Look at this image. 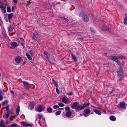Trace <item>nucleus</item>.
<instances>
[{
    "instance_id": "5fc2aeb1",
    "label": "nucleus",
    "mask_w": 127,
    "mask_h": 127,
    "mask_svg": "<svg viewBox=\"0 0 127 127\" xmlns=\"http://www.w3.org/2000/svg\"><path fill=\"white\" fill-rule=\"evenodd\" d=\"M20 41H21V42H22L23 41H24V39H23V38H20Z\"/></svg>"
},
{
    "instance_id": "864d4df0",
    "label": "nucleus",
    "mask_w": 127,
    "mask_h": 127,
    "mask_svg": "<svg viewBox=\"0 0 127 127\" xmlns=\"http://www.w3.org/2000/svg\"><path fill=\"white\" fill-rule=\"evenodd\" d=\"M77 39L78 40H83V38H78Z\"/></svg>"
},
{
    "instance_id": "de8ad7c7",
    "label": "nucleus",
    "mask_w": 127,
    "mask_h": 127,
    "mask_svg": "<svg viewBox=\"0 0 127 127\" xmlns=\"http://www.w3.org/2000/svg\"><path fill=\"white\" fill-rule=\"evenodd\" d=\"M14 2L16 4L17 3V1L18 0H13Z\"/></svg>"
},
{
    "instance_id": "39448f33",
    "label": "nucleus",
    "mask_w": 127,
    "mask_h": 127,
    "mask_svg": "<svg viewBox=\"0 0 127 127\" xmlns=\"http://www.w3.org/2000/svg\"><path fill=\"white\" fill-rule=\"evenodd\" d=\"M23 84L26 89H29L30 87V84L28 82L24 81L23 82Z\"/></svg>"
},
{
    "instance_id": "aec40b11",
    "label": "nucleus",
    "mask_w": 127,
    "mask_h": 127,
    "mask_svg": "<svg viewBox=\"0 0 127 127\" xmlns=\"http://www.w3.org/2000/svg\"><path fill=\"white\" fill-rule=\"evenodd\" d=\"M0 8L2 10L4 11H5V8L3 6L2 3L1 2H0Z\"/></svg>"
},
{
    "instance_id": "4d7b16f0",
    "label": "nucleus",
    "mask_w": 127,
    "mask_h": 127,
    "mask_svg": "<svg viewBox=\"0 0 127 127\" xmlns=\"http://www.w3.org/2000/svg\"><path fill=\"white\" fill-rule=\"evenodd\" d=\"M29 53L31 55V56H32L33 54V52H32V51H31L30 52H29Z\"/></svg>"
},
{
    "instance_id": "79ce46f5",
    "label": "nucleus",
    "mask_w": 127,
    "mask_h": 127,
    "mask_svg": "<svg viewBox=\"0 0 127 127\" xmlns=\"http://www.w3.org/2000/svg\"><path fill=\"white\" fill-rule=\"evenodd\" d=\"M90 30H91L92 31V32H95V30L93 28H90Z\"/></svg>"
},
{
    "instance_id": "8fccbe9b",
    "label": "nucleus",
    "mask_w": 127,
    "mask_h": 127,
    "mask_svg": "<svg viewBox=\"0 0 127 127\" xmlns=\"http://www.w3.org/2000/svg\"><path fill=\"white\" fill-rule=\"evenodd\" d=\"M73 94V93H70L67 94V95H71Z\"/></svg>"
},
{
    "instance_id": "a18cd8bd",
    "label": "nucleus",
    "mask_w": 127,
    "mask_h": 127,
    "mask_svg": "<svg viewBox=\"0 0 127 127\" xmlns=\"http://www.w3.org/2000/svg\"><path fill=\"white\" fill-rule=\"evenodd\" d=\"M56 90L57 93L58 94H59V89L57 88H56Z\"/></svg>"
},
{
    "instance_id": "774afa93",
    "label": "nucleus",
    "mask_w": 127,
    "mask_h": 127,
    "mask_svg": "<svg viewBox=\"0 0 127 127\" xmlns=\"http://www.w3.org/2000/svg\"><path fill=\"white\" fill-rule=\"evenodd\" d=\"M84 115L85 116H88V115H86V114H84Z\"/></svg>"
},
{
    "instance_id": "4c0bfd02",
    "label": "nucleus",
    "mask_w": 127,
    "mask_h": 127,
    "mask_svg": "<svg viewBox=\"0 0 127 127\" xmlns=\"http://www.w3.org/2000/svg\"><path fill=\"white\" fill-rule=\"evenodd\" d=\"M53 107L54 109H56L58 108H59V106L57 105H55L53 106Z\"/></svg>"
},
{
    "instance_id": "9d476101",
    "label": "nucleus",
    "mask_w": 127,
    "mask_h": 127,
    "mask_svg": "<svg viewBox=\"0 0 127 127\" xmlns=\"http://www.w3.org/2000/svg\"><path fill=\"white\" fill-rule=\"evenodd\" d=\"M83 19L84 21L86 22H88L89 20L88 17L86 15H84V16H83Z\"/></svg>"
},
{
    "instance_id": "680f3d73",
    "label": "nucleus",
    "mask_w": 127,
    "mask_h": 127,
    "mask_svg": "<svg viewBox=\"0 0 127 127\" xmlns=\"http://www.w3.org/2000/svg\"><path fill=\"white\" fill-rule=\"evenodd\" d=\"M10 119L12 121L13 120V119L12 117H11L10 118Z\"/></svg>"
},
{
    "instance_id": "bb28decb",
    "label": "nucleus",
    "mask_w": 127,
    "mask_h": 127,
    "mask_svg": "<svg viewBox=\"0 0 127 127\" xmlns=\"http://www.w3.org/2000/svg\"><path fill=\"white\" fill-rule=\"evenodd\" d=\"M20 112L19 106H18L16 109V113L17 115H18Z\"/></svg>"
},
{
    "instance_id": "5701e85b",
    "label": "nucleus",
    "mask_w": 127,
    "mask_h": 127,
    "mask_svg": "<svg viewBox=\"0 0 127 127\" xmlns=\"http://www.w3.org/2000/svg\"><path fill=\"white\" fill-rule=\"evenodd\" d=\"M66 98H66L64 97L62 99V100L63 101V102L65 104L67 103Z\"/></svg>"
},
{
    "instance_id": "a211bd4d",
    "label": "nucleus",
    "mask_w": 127,
    "mask_h": 127,
    "mask_svg": "<svg viewBox=\"0 0 127 127\" xmlns=\"http://www.w3.org/2000/svg\"><path fill=\"white\" fill-rule=\"evenodd\" d=\"M113 61H117L118 60L117 56H113L111 59Z\"/></svg>"
},
{
    "instance_id": "052dcab7",
    "label": "nucleus",
    "mask_w": 127,
    "mask_h": 127,
    "mask_svg": "<svg viewBox=\"0 0 127 127\" xmlns=\"http://www.w3.org/2000/svg\"><path fill=\"white\" fill-rule=\"evenodd\" d=\"M14 6L12 7V12H13V10H14Z\"/></svg>"
},
{
    "instance_id": "49530a36",
    "label": "nucleus",
    "mask_w": 127,
    "mask_h": 127,
    "mask_svg": "<svg viewBox=\"0 0 127 127\" xmlns=\"http://www.w3.org/2000/svg\"><path fill=\"white\" fill-rule=\"evenodd\" d=\"M7 103V101H5L3 103H2V105H4L6 103Z\"/></svg>"
},
{
    "instance_id": "0eeeda50",
    "label": "nucleus",
    "mask_w": 127,
    "mask_h": 127,
    "mask_svg": "<svg viewBox=\"0 0 127 127\" xmlns=\"http://www.w3.org/2000/svg\"><path fill=\"white\" fill-rule=\"evenodd\" d=\"M36 104L35 103H34L33 102L31 103L29 106V109L30 110H32L33 109L34 105Z\"/></svg>"
},
{
    "instance_id": "58836bf2",
    "label": "nucleus",
    "mask_w": 127,
    "mask_h": 127,
    "mask_svg": "<svg viewBox=\"0 0 127 127\" xmlns=\"http://www.w3.org/2000/svg\"><path fill=\"white\" fill-rule=\"evenodd\" d=\"M66 101H67V103L66 104H68L70 103L71 102L70 101V100L69 98H66Z\"/></svg>"
},
{
    "instance_id": "0e129e2a",
    "label": "nucleus",
    "mask_w": 127,
    "mask_h": 127,
    "mask_svg": "<svg viewBox=\"0 0 127 127\" xmlns=\"http://www.w3.org/2000/svg\"><path fill=\"white\" fill-rule=\"evenodd\" d=\"M11 93L13 94H14V92L13 91H11Z\"/></svg>"
},
{
    "instance_id": "f3484780",
    "label": "nucleus",
    "mask_w": 127,
    "mask_h": 127,
    "mask_svg": "<svg viewBox=\"0 0 127 127\" xmlns=\"http://www.w3.org/2000/svg\"><path fill=\"white\" fill-rule=\"evenodd\" d=\"M71 58L74 61L76 62L77 61L76 57L73 54H71Z\"/></svg>"
},
{
    "instance_id": "20e7f679",
    "label": "nucleus",
    "mask_w": 127,
    "mask_h": 127,
    "mask_svg": "<svg viewBox=\"0 0 127 127\" xmlns=\"http://www.w3.org/2000/svg\"><path fill=\"white\" fill-rule=\"evenodd\" d=\"M44 107L40 105H39L37 107L36 111L38 112H41L44 110Z\"/></svg>"
},
{
    "instance_id": "c03bdc74",
    "label": "nucleus",
    "mask_w": 127,
    "mask_h": 127,
    "mask_svg": "<svg viewBox=\"0 0 127 127\" xmlns=\"http://www.w3.org/2000/svg\"><path fill=\"white\" fill-rule=\"evenodd\" d=\"M38 116H39V118L40 119H41L42 118V115L41 114H39L38 115Z\"/></svg>"
},
{
    "instance_id": "c756f323",
    "label": "nucleus",
    "mask_w": 127,
    "mask_h": 127,
    "mask_svg": "<svg viewBox=\"0 0 127 127\" xmlns=\"http://www.w3.org/2000/svg\"><path fill=\"white\" fill-rule=\"evenodd\" d=\"M18 126L17 124L15 123H14L10 126V127H16Z\"/></svg>"
},
{
    "instance_id": "7ed1b4c3",
    "label": "nucleus",
    "mask_w": 127,
    "mask_h": 127,
    "mask_svg": "<svg viewBox=\"0 0 127 127\" xmlns=\"http://www.w3.org/2000/svg\"><path fill=\"white\" fill-rule=\"evenodd\" d=\"M85 108L84 105L83 104L78 105L75 108V111L77 112L79 111L80 110L83 109Z\"/></svg>"
},
{
    "instance_id": "13d9d810",
    "label": "nucleus",
    "mask_w": 127,
    "mask_h": 127,
    "mask_svg": "<svg viewBox=\"0 0 127 127\" xmlns=\"http://www.w3.org/2000/svg\"><path fill=\"white\" fill-rule=\"evenodd\" d=\"M117 62V64L119 65V64H120V62L118 60V61H116Z\"/></svg>"
},
{
    "instance_id": "6ab92c4d",
    "label": "nucleus",
    "mask_w": 127,
    "mask_h": 127,
    "mask_svg": "<svg viewBox=\"0 0 127 127\" xmlns=\"http://www.w3.org/2000/svg\"><path fill=\"white\" fill-rule=\"evenodd\" d=\"M85 113L86 114H88L91 112V110L89 109H87L84 110Z\"/></svg>"
},
{
    "instance_id": "ddd939ff",
    "label": "nucleus",
    "mask_w": 127,
    "mask_h": 127,
    "mask_svg": "<svg viewBox=\"0 0 127 127\" xmlns=\"http://www.w3.org/2000/svg\"><path fill=\"white\" fill-rule=\"evenodd\" d=\"M102 31H110V29L106 27H102L101 29Z\"/></svg>"
},
{
    "instance_id": "ea45409f",
    "label": "nucleus",
    "mask_w": 127,
    "mask_h": 127,
    "mask_svg": "<svg viewBox=\"0 0 127 127\" xmlns=\"http://www.w3.org/2000/svg\"><path fill=\"white\" fill-rule=\"evenodd\" d=\"M9 115L8 114H6L5 115L3 116V117H5L6 119H7L9 117Z\"/></svg>"
},
{
    "instance_id": "2f4dec72",
    "label": "nucleus",
    "mask_w": 127,
    "mask_h": 127,
    "mask_svg": "<svg viewBox=\"0 0 127 127\" xmlns=\"http://www.w3.org/2000/svg\"><path fill=\"white\" fill-rule=\"evenodd\" d=\"M23 126H24L27 127L28 126H29V124L28 123H26L25 122H23Z\"/></svg>"
},
{
    "instance_id": "6e6552de",
    "label": "nucleus",
    "mask_w": 127,
    "mask_h": 127,
    "mask_svg": "<svg viewBox=\"0 0 127 127\" xmlns=\"http://www.w3.org/2000/svg\"><path fill=\"white\" fill-rule=\"evenodd\" d=\"M2 34L3 37H7V35L6 33V32L4 28L2 29Z\"/></svg>"
},
{
    "instance_id": "72a5a7b5",
    "label": "nucleus",
    "mask_w": 127,
    "mask_h": 127,
    "mask_svg": "<svg viewBox=\"0 0 127 127\" xmlns=\"http://www.w3.org/2000/svg\"><path fill=\"white\" fill-rule=\"evenodd\" d=\"M7 11L8 12H11V8L10 7L8 6L7 7Z\"/></svg>"
},
{
    "instance_id": "69168bd1",
    "label": "nucleus",
    "mask_w": 127,
    "mask_h": 127,
    "mask_svg": "<svg viewBox=\"0 0 127 127\" xmlns=\"http://www.w3.org/2000/svg\"><path fill=\"white\" fill-rule=\"evenodd\" d=\"M55 84V86H56V85H58V83L56 82V83H55V84Z\"/></svg>"
},
{
    "instance_id": "7c9ffc66",
    "label": "nucleus",
    "mask_w": 127,
    "mask_h": 127,
    "mask_svg": "<svg viewBox=\"0 0 127 127\" xmlns=\"http://www.w3.org/2000/svg\"><path fill=\"white\" fill-rule=\"evenodd\" d=\"M85 14H84V13L83 12H81L80 14H79V15L80 17H83V16H84Z\"/></svg>"
},
{
    "instance_id": "a19ab883",
    "label": "nucleus",
    "mask_w": 127,
    "mask_h": 127,
    "mask_svg": "<svg viewBox=\"0 0 127 127\" xmlns=\"http://www.w3.org/2000/svg\"><path fill=\"white\" fill-rule=\"evenodd\" d=\"M83 104L84 105L85 108L86 106H88L90 105V103H89L86 104V103H84V104Z\"/></svg>"
},
{
    "instance_id": "b1692460",
    "label": "nucleus",
    "mask_w": 127,
    "mask_h": 127,
    "mask_svg": "<svg viewBox=\"0 0 127 127\" xmlns=\"http://www.w3.org/2000/svg\"><path fill=\"white\" fill-rule=\"evenodd\" d=\"M34 38H35L36 39H38L39 38V36L38 35V34H37L36 32H35L34 33Z\"/></svg>"
},
{
    "instance_id": "2eb2a0df",
    "label": "nucleus",
    "mask_w": 127,
    "mask_h": 127,
    "mask_svg": "<svg viewBox=\"0 0 127 127\" xmlns=\"http://www.w3.org/2000/svg\"><path fill=\"white\" fill-rule=\"evenodd\" d=\"M109 118L111 120L113 121H115L116 119V117L114 116H110Z\"/></svg>"
},
{
    "instance_id": "f257e3e1",
    "label": "nucleus",
    "mask_w": 127,
    "mask_h": 127,
    "mask_svg": "<svg viewBox=\"0 0 127 127\" xmlns=\"http://www.w3.org/2000/svg\"><path fill=\"white\" fill-rule=\"evenodd\" d=\"M44 56L46 58L45 60L47 61L52 64L54 63L55 59L54 56L51 54L47 52H45L44 53Z\"/></svg>"
},
{
    "instance_id": "4be33fe9",
    "label": "nucleus",
    "mask_w": 127,
    "mask_h": 127,
    "mask_svg": "<svg viewBox=\"0 0 127 127\" xmlns=\"http://www.w3.org/2000/svg\"><path fill=\"white\" fill-rule=\"evenodd\" d=\"M26 55L27 56L28 58L30 60H32V58L30 56V55L28 53H26Z\"/></svg>"
},
{
    "instance_id": "e433bc0d",
    "label": "nucleus",
    "mask_w": 127,
    "mask_h": 127,
    "mask_svg": "<svg viewBox=\"0 0 127 127\" xmlns=\"http://www.w3.org/2000/svg\"><path fill=\"white\" fill-rule=\"evenodd\" d=\"M8 32H11L12 30V28L11 27H10L9 28H8Z\"/></svg>"
},
{
    "instance_id": "a878e982",
    "label": "nucleus",
    "mask_w": 127,
    "mask_h": 127,
    "mask_svg": "<svg viewBox=\"0 0 127 127\" xmlns=\"http://www.w3.org/2000/svg\"><path fill=\"white\" fill-rule=\"evenodd\" d=\"M118 59H125V57L123 56H117Z\"/></svg>"
},
{
    "instance_id": "bf43d9fd",
    "label": "nucleus",
    "mask_w": 127,
    "mask_h": 127,
    "mask_svg": "<svg viewBox=\"0 0 127 127\" xmlns=\"http://www.w3.org/2000/svg\"><path fill=\"white\" fill-rule=\"evenodd\" d=\"M9 122V121L8 120H7L6 121V125H7Z\"/></svg>"
},
{
    "instance_id": "cd10ccee",
    "label": "nucleus",
    "mask_w": 127,
    "mask_h": 127,
    "mask_svg": "<svg viewBox=\"0 0 127 127\" xmlns=\"http://www.w3.org/2000/svg\"><path fill=\"white\" fill-rule=\"evenodd\" d=\"M47 111L49 113H51L52 112V109L50 107H48L47 109Z\"/></svg>"
},
{
    "instance_id": "1a4fd4ad",
    "label": "nucleus",
    "mask_w": 127,
    "mask_h": 127,
    "mask_svg": "<svg viewBox=\"0 0 127 127\" xmlns=\"http://www.w3.org/2000/svg\"><path fill=\"white\" fill-rule=\"evenodd\" d=\"M78 102H76L74 103L71 106V108L72 109H75L77 106L78 105Z\"/></svg>"
},
{
    "instance_id": "f704fd0d",
    "label": "nucleus",
    "mask_w": 127,
    "mask_h": 127,
    "mask_svg": "<svg viewBox=\"0 0 127 127\" xmlns=\"http://www.w3.org/2000/svg\"><path fill=\"white\" fill-rule=\"evenodd\" d=\"M61 112V111H57L56 113L55 114H56V115H59L60 114Z\"/></svg>"
},
{
    "instance_id": "393cba45",
    "label": "nucleus",
    "mask_w": 127,
    "mask_h": 127,
    "mask_svg": "<svg viewBox=\"0 0 127 127\" xmlns=\"http://www.w3.org/2000/svg\"><path fill=\"white\" fill-rule=\"evenodd\" d=\"M124 23L126 25H127V16L125 17L124 20Z\"/></svg>"
},
{
    "instance_id": "c9c22d12",
    "label": "nucleus",
    "mask_w": 127,
    "mask_h": 127,
    "mask_svg": "<svg viewBox=\"0 0 127 127\" xmlns=\"http://www.w3.org/2000/svg\"><path fill=\"white\" fill-rule=\"evenodd\" d=\"M58 105L60 107H63L64 106V104L63 103H59L58 104Z\"/></svg>"
},
{
    "instance_id": "423d86ee",
    "label": "nucleus",
    "mask_w": 127,
    "mask_h": 127,
    "mask_svg": "<svg viewBox=\"0 0 127 127\" xmlns=\"http://www.w3.org/2000/svg\"><path fill=\"white\" fill-rule=\"evenodd\" d=\"M15 60L17 63H20L22 60L21 57L20 56H17L15 59Z\"/></svg>"
},
{
    "instance_id": "603ef678",
    "label": "nucleus",
    "mask_w": 127,
    "mask_h": 127,
    "mask_svg": "<svg viewBox=\"0 0 127 127\" xmlns=\"http://www.w3.org/2000/svg\"><path fill=\"white\" fill-rule=\"evenodd\" d=\"M52 81L53 83H54V84H55L56 82H57L55 81L53 79H52Z\"/></svg>"
},
{
    "instance_id": "09e8293b",
    "label": "nucleus",
    "mask_w": 127,
    "mask_h": 127,
    "mask_svg": "<svg viewBox=\"0 0 127 127\" xmlns=\"http://www.w3.org/2000/svg\"><path fill=\"white\" fill-rule=\"evenodd\" d=\"M3 94V92L1 90H0V95H2Z\"/></svg>"
},
{
    "instance_id": "9b49d317",
    "label": "nucleus",
    "mask_w": 127,
    "mask_h": 127,
    "mask_svg": "<svg viewBox=\"0 0 127 127\" xmlns=\"http://www.w3.org/2000/svg\"><path fill=\"white\" fill-rule=\"evenodd\" d=\"M11 45L13 48H16L18 46V44L16 42H13L11 43Z\"/></svg>"
},
{
    "instance_id": "dca6fc26",
    "label": "nucleus",
    "mask_w": 127,
    "mask_h": 127,
    "mask_svg": "<svg viewBox=\"0 0 127 127\" xmlns=\"http://www.w3.org/2000/svg\"><path fill=\"white\" fill-rule=\"evenodd\" d=\"M120 106L122 108H124L125 107L126 104L123 102H121L120 104Z\"/></svg>"
},
{
    "instance_id": "37998d69",
    "label": "nucleus",
    "mask_w": 127,
    "mask_h": 127,
    "mask_svg": "<svg viewBox=\"0 0 127 127\" xmlns=\"http://www.w3.org/2000/svg\"><path fill=\"white\" fill-rule=\"evenodd\" d=\"M7 113L9 114H12V113L9 110L7 111Z\"/></svg>"
},
{
    "instance_id": "412c9836",
    "label": "nucleus",
    "mask_w": 127,
    "mask_h": 127,
    "mask_svg": "<svg viewBox=\"0 0 127 127\" xmlns=\"http://www.w3.org/2000/svg\"><path fill=\"white\" fill-rule=\"evenodd\" d=\"M13 13H11L8 15V18L9 19H11L13 17Z\"/></svg>"
},
{
    "instance_id": "f03ea898",
    "label": "nucleus",
    "mask_w": 127,
    "mask_h": 127,
    "mask_svg": "<svg viewBox=\"0 0 127 127\" xmlns=\"http://www.w3.org/2000/svg\"><path fill=\"white\" fill-rule=\"evenodd\" d=\"M117 75L120 77H123L124 73L122 69V67H120L117 70Z\"/></svg>"
},
{
    "instance_id": "338daca9",
    "label": "nucleus",
    "mask_w": 127,
    "mask_h": 127,
    "mask_svg": "<svg viewBox=\"0 0 127 127\" xmlns=\"http://www.w3.org/2000/svg\"><path fill=\"white\" fill-rule=\"evenodd\" d=\"M55 84V86H56V85H58V83L56 82V83H55V84Z\"/></svg>"
},
{
    "instance_id": "c85d7f7f",
    "label": "nucleus",
    "mask_w": 127,
    "mask_h": 127,
    "mask_svg": "<svg viewBox=\"0 0 127 127\" xmlns=\"http://www.w3.org/2000/svg\"><path fill=\"white\" fill-rule=\"evenodd\" d=\"M0 127H2L5 126L3 124V121L2 120H1L0 122Z\"/></svg>"
},
{
    "instance_id": "f8f14e48",
    "label": "nucleus",
    "mask_w": 127,
    "mask_h": 127,
    "mask_svg": "<svg viewBox=\"0 0 127 127\" xmlns=\"http://www.w3.org/2000/svg\"><path fill=\"white\" fill-rule=\"evenodd\" d=\"M72 112L70 111H68L66 112V116L67 117H70L71 115Z\"/></svg>"
},
{
    "instance_id": "4468645a",
    "label": "nucleus",
    "mask_w": 127,
    "mask_h": 127,
    "mask_svg": "<svg viewBox=\"0 0 127 127\" xmlns=\"http://www.w3.org/2000/svg\"><path fill=\"white\" fill-rule=\"evenodd\" d=\"M93 110L95 113L98 115H100L101 114V112L97 109H94Z\"/></svg>"
},
{
    "instance_id": "e2e57ef3",
    "label": "nucleus",
    "mask_w": 127,
    "mask_h": 127,
    "mask_svg": "<svg viewBox=\"0 0 127 127\" xmlns=\"http://www.w3.org/2000/svg\"><path fill=\"white\" fill-rule=\"evenodd\" d=\"M3 98V97L2 96H0V101L2 100Z\"/></svg>"
},
{
    "instance_id": "6e6d98bb",
    "label": "nucleus",
    "mask_w": 127,
    "mask_h": 127,
    "mask_svg": "<svg viewBox=\"0 0 127 127\" xmlns=\"http://www.w3.org/2000/svg\"><path fill=\"white\" fill-rule=\"evenodd\" d=\"M31 3V2H30V1H28V4L29 5Z\"/></svg>"
},
{
    "instance_id": "473e14b6",
    "label": "nucleus",
    "mask_w": 127,
    "mask_h": 127,
    "mask_svg": "<svg viewBox=\"0 0 127 127\" xmlns=\"http://www.w3.org/2000/svg\"><path fill=\"white\" fill-rule=\"evenodd\" d=\"M65 110L66 111H69V110H70V108L69 107L67 106L65 108Z\"/></svg>"
},
{
    "instance_id": "3c124183",
    "label": "nucleus",
    "mask_w": 127,
    "mask_h": 127,
    "mask_svg": "<svg viewBox=\"0 0 127 127\" xmlns=\"http://www.w3.org/2000/svg\"><path fill=\"white\" fill-rule=\"evenodd\" d=\"M9 110V107L8 106V107H7L6 108V111H8Z\"/></svg>"
}]
</instances>
